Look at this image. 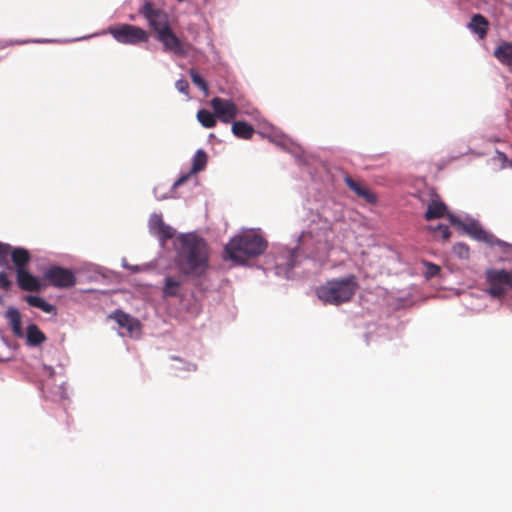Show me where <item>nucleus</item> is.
Here are the masks:
<instances>
[{"instance_id": "1", "label": "nucleus", "mask_w": 512, "mask_h": 512, "mask_svg": "<svg viewBox=\"0 0 512 512\" xmlns=\"http://www.w3.org/2000/svg\"><path fill=\"white\" fill-rule=\"evenodd\" d=\"M177 264L187 275H201L208 267V247L205 240L194 233L179 237Z\"/></svg>"}, {"instance_id": "2", "label": "nucleus", "mask_w": 512, "mask_h": 512, "mask_svg": "<svg viewBox=\"0 0 512 512\" xmlns=\"http://www.w3.org/2000/svg\"><path fill=\"white\" fill-rule=\"evenodd\" d=\"M139 13L147 20L149 27L156 33V39L162 43L164 50L175 55L185 56L184 43L176 36L169 24L168 14L157 8L152 2L145 1Z\"/></svg>"}, {"instance_id": "3", "label": "nucleus", "mask_w": 512, "mask_h": 512, "mask_svg": "<svg viewBox=\"0 0 512 512\" xmlns=\"http://www.w3.org/2000/svg\"><path fill=\"white\" fill-rule=\"evenodd\" d=\"M267 241L259 234L248 231L236 235L225 245V257L237 264H244L265 252Z\"/></svg>"}, {"instance_id": "4", "label": "nucleus", "mask_w": 512, "mask_h": 512, "mask_svg": "<svg viewBox=\"0 0 512 512\" xmlns=\"http://www.w3.org/2000/svg\"><path fill=\"white\" fill-rule=\"evenodd\" d=\"M359 285L355 275L326 281L316 289V295L324 304L341 305L349 302Z\"/></svg>"}, {"instance_id": "5", "label": "nucleus", "mask_w": 512, "mask_h": 512, "mask_svg": "<svg viewBox=\"0 0 512 512\" xmlns=\"http://www.w3.org/2000/svg\"><path fill=\"white\" fill-rule=\"evenodd\" d=\"M110 34L116 41L122 44L136 45L142 42H147L149 34L143 28L130 24H121L109 28Z\"/></svg>"}, {"instance_id": "6", "label": "nucleus", "mask_w": 512, "mask_h": 512, "mask_svg": "<svg viewBox=\"0 0 512 512\" xmlns=\"http://www.w3.org/2000/svg\"><path fill=\"white\" fill-rule=\"evenodd\" d=\"M486 280L489 284L488 293L492 297H503L507 288H512V271L489 269L486 271Z\"/></svg>"}, {"instance_id": "7", "label": "nucleus", "mask_w": 512, "mask_h": 512, "mask_svg": "<svg viewBox=\"0 0 512 512\" xmlns=\"http://www.w3.org/2000/svg\"><path fill=\"white\" fill-rule=\"evenodd\" d=\"M44 279L50 285L57 288H69L76 283V277L70 269L57 265L51 266L44 271Z\"/></svg>"}, {"instance_id": "8", "label": "nucleus", "mask_w": 512, "mask_h": 512, "mask_svg": "<svg viewBox=\"0 0 512 512\" xmlns=\"http://www.w3.org/2000/svg\"><path fill=\"white\" fill-rule=\"evenodd\" d=\"M210 105L217 118L223 123H231L239 114L236 104L230 99L214 97Z\"/></svg>"}, {"instance_id": "9", "label": "nucleus", "mask_w": 512, "mask_h": 512, "mask_svg": "<svg viewBox=\"0 0 512 512\" xmlns=\"http://www.w3.org/2000/svg\"><path fill=\"white\" fill-rule=\"evenodd\" d=\"M447 205L442 201L440 196L434 192H429V199L427 200V210L424 218L427 221L445 217L447 214Z\"/></svg>"}, {"instance_id": "10", "label": "nucleus", "mask_w": 512, "mask_h": 512, "mask_svg": "<svg viewBox=\"0 0 512 512\" xmlns=\"http://www.w3.org/2000/svg\"><path fill=\"white\" fill-rule=\"evenodd\" d=\"M109 317L115 320L121 328L126 329L129 336H134L140 332L141 324L139 320L122 310L114 311Z\"/></svg>"}, {"instance_id": "11", "label": "nucleus", "mask_w": 512, "mask_h": 512, "mask_svg": "<svg viewBox=\"0 0 512 512\" xmlns=\"http://www.w3.org/2000/svg\"><path fill=\"white\" fill-rule=\"evenodd\" d=\"M16 280L19 288L23 291L37 292L42 288L38 278L32 275L27 269L17 271Z\"/></svg>"}, {"instance_id": "12", "label": "nucleus", "mask_w": 512, "mask_h": 512, "mask_svg": "<svg viewBox=\"0 0 512 512\" xmlns=\"http://www.w3.org/2000/svg\"><path fill=\"white\" fill-rule=\"evenodd\" d=\"M344 181L349 189L358 197L363 198L367 203L373 204L377 201L376 195L362 182L353 179L351 176H346Z\"/></svg>"}, {"instance_id": "13", "label": "nucleus", "mask_w": 512, "mask_h": 512, "mask_svg": "<svg viewBox=\"0 0 512 512\" xmlns=\"http://www.w3.org/2000/svg\"><path fill=\"white\" fill-rule=\"evenodd\" d=\"M462 230L468 234L469 236H471L472 238L478 240V241H482V242H485V243H488V244H492L493 243V235H491L490 233H488L487 231H485L481 225L472 220L468 223H464L463 227H462Z\"/></svg>"}, {"instance_id": "14", "label": "nucleus", "mask_w": 512, "mask_h": 512, "mask_svg": "<svg viewBox=\"0 0 512 512\" xmlns=\"http://www.w3.org/2000/svg\"><path fill=\"white\" fill-rule=\"evenodd\" d=\"M493 56L512 71V42L501 41L495 48Z\"/></svg>"}, {"instance_id": "15", "label": "nucleus", "mask_w": 512, "mask_h": 512, "mask_svg": "<svg viewBox=\"0 0 512 512\" xmlns=\"http://www.w3.org/2000/svg\"><path fill=\"white\" fill-rule=\"evenodd\" d=\"M467 27L471 32L477 34L479 39H484L488 33L489 22L483 15L474 14Z\"/></svg>"}, {"instance_id": "16", "label": "nucleus", "mask_w": 512, "mask_h": 512, "mask_svg": "<svg viewBox=\"0 0 512 512\" xmlns=\"http://www.w3.org/2000/svg\"><path fill=\"white\" fill-rule=\"evenodd\" d=\"M10 256L15 266V272L19 271L20 269H27V265L31 259L30 253L27 249L21 247H11Z\"/></svg>"}, {"instance_id": "17", "label": "nucleus", "mask_w": 512, "mask_h": 512, "mask_svg": "<svg viewBox=\"0 0 512 512\" xmlns=\"http://www.w3.org/2000/svg\"><path fill=\"white\" fill-rule=\"evenodd\" d=\"M46 335L36 324H29L26 328V342L29 346H38L46 341Z\"/></svg>"}, {"instance_id": "18", "label": "nucleus", "mask_w": 512, "mask_h": 512, "mask_svg": "<svg viewBox=\"0 0 512 512\" xmlns=\"http://www.w3.org/2000/svg\"><path fill=\"white\" fill-rule=\"evenodd\" d=\"M6 318L10 323L13 334L17 337H22L23 331L20 312L16 308L11 307L6 311Z\"/></svg>"}, {"instance_id": "19", "label": "nucleus", "mask_w": 512, "mask_h": 512, "mask_svg": "<svg viewBox=\"0 0 512 512\" xmlns=\"http://www.w3.org/2000/svg\"><path fill=\"white\" fill-rule=\"evenodd\" d=\"M232 132L236 137L248 140L252 138L255 130L252 125L244 121H234L232 124Z\"/></svg>"}, {"instance_id": "20", "label": "nucleus", "mask_w": 512, "mask_h": 512, "mask_svg": "<svg viewBox=\"0 0 512 512\" xmlns=\"http://www.w3.org/2000/svg\"><path fill=\"white\" fill-rule=\"evenodd\" d=\"M180 288H181L180 280H178L174 277H171V276L166 277L164 279V286L162 289L163 297L168 298V297L178 296L179 292H180Z\"/></svg>"}, {"instance_id": "21", "label": "nucleus", "mask_w": 512, "mask_h": 512, "mask_svg": "<svg viewBox=\"0 0 512 512\" xmlns=\"http://www.w3.org/2000/svg\"><path fill=\"white\" fill-rule=\"evenodd\" d=\"M216 119H217V116L215 115V113H212L209 110L200 109L197 112V120L205 128L215 127L216 123H217Z\"/></svg>"}, {"instance_id": "22", "label": "nucleus", "mask_w": 512, "mask_h": 512, "mask_svg": "<svg viewBox=\"0 0 512 512\" xmlns=\"http://www.w3.org/2000/svg\"><path fill=\"white\" fill-rule=\"evenodd\" d=\"M208 157L204 150L199 149L196 151L192 161L191 173H198L205 169Z\"/></svg>"}, {"instance_id": "23", "label": "nucleus", "mask_w": 512, "mask_h": 512, "mask_svg": "<svg viewBox=\"0 0 512 512\" xmlns=\"http://www.w3.org/2000/svg\"><path fill=\"white\" fill-rule=\"evenodd\" d=\"M153 226L157 229V232L165 239H170L174 236L173 229L166 225L160 216H156L153 220Z\"/></svg>"}, {"instance_id": "24", "label": "nucleus", "mask_w": 512, "mask_h": 512, "mask_svg": "<svg viewBox=\"0 0 512 512\" xmlns=\"http://www.w3.org/2000/svg\"><path fill=\"white\" fill-rule=\"evenodd\" d=\"M422 264L425 266L426 270L424 271V277L429 280L433 277H435L436 275H438V273L440 272V266L434 264V263H431V262H428L426 260H423L422 261Z\"/></svg>"}, {"instance_id": "25", "label": "nucleus", "mask_w": 512, "mask_h": 512, "mask_svg": "<svg viewBox=\"0 0 512 512\" xmlns=\"http://www.w3.org/2000/svg\"><path fill=\"white\" fill-rule=\"evenodd\" d=\"M189 74H190L192 82L196 86H198L204 92L208 91V85H207L206 81L202 78V76L195 69H191Z\"/></svg>"}, {"instance_id": "26", "label": "nucleus", "mask_w": 512, "mask_h": 512, "mask_svg": "<svg viewBox=\"0 0 512 512\" xmlns=\"http://www.w3.org/2000/svg\"><path fill=\"white\" fill-rule=\"evenodd\" d=\"M11 253V245L0 243V266L8 267L11 269V267L8 266V257Z\"/></svg>"}, {"instance_id": "27", "label": "nucleus", "mask_w": 512, "mask_h": 512, "mask_svg": "<svg viewBox=\"0 0 512 512\" xmlns=\"http://www.w3.org/2000/svg\"><path fill=\"white\" fill-rule=\"evenodd\" d=\"M429 230H431L435 234L438 233L440 238L444 241H448L451 236L449 227L443 224H439L436 227L429 226Z\"/></svg>"}, {"instance_id": "28", "label": "nucleus", "mask_w": 512, "mask_h": 512, "mask_svg": "<svg viewBox=\"0 0 512 512\" xmlns=\"http://www.w3.org/2000/svg\"><path fill=\"white\" fill-rule=\"evenodd\" d=\"M453 252L460 258L466 259L469 257V247L465 243H456L453 246Z\"/></svg>"}, {"instance_id": "29", "label": "nucleus", "mask_w": 512, "mask_h": 512, "mask_svg": "<svg viewBox=\"0 0 512 512\" xmlns=\"http://www.w3.org/2000/svg\"><path fill=\"white\" fill-rule=\"evenodd\" d=\"M24 300L32 307L39 308L43 304L44 299L36 295H26Z\"/></svg>"}, {"instance_id": "30", "label": "nucleus", "mask_w": 512, "mask_h": 512, "mask_svg": "<svg viewBox=\"0 0 512 512\" xmlns=\"http://www.w3.org/2000/svg\"><path fill=\"white\" fill-rule=\"evenodd\" d=\"M12 286V282L9 279L6 272H0V289L8 291Z\"/></svg>"}, {"instance_id": "31", "label": "nucleus", "mask_w": 512, "mask_h": 512, "mask_svg": "<svg viewBox=\"0 0 512 512\" xmlns=\"http://www.w3.org/2000/svg\"><path fill=\"white\" fill-rule=\"evenodd\" d=\"M445 217H447V219L449 220V222L454 225V226H458L462 229L463 225L465 222H463L462 220H460L457 216H455L454 214H451L449 213V211L447 210V214L445 215Z\"/></svg>"}, {"instance_id": "32", "label": "nucleus", "mask_w": 512, "mask_h": 512, "mask_svg": "<svg viewBox=\"0 0 512 512\" xmlns=\"http://www.w3.org/2000/svg\"><path fill=\"white\" fill-rule=\"evenodd\" d=\"M176 88L179 92L188 94L189 91V83L185 79H180L176 82Z\"/></svg>"}, {"instance_id": "33", "label": "nucleus", "mask_w": 512, "mask_h": 512, "mask_svg": "<svg viewBox=\"0 0 512 512\" xmlns=\"http://www.w3.org/2000/svg\"><path fill=\"white\" fill-rule=\"evenodd\" d=\"M40 309L48 314H56V307L45 300L43 301V304L41 305Z\"/></svg>"}, {"instance_id": "34", "label": "nucleus", "mask_w": 512, "mask_h": 512, "mask_svg": "<svg viewBox=\"0 0 512 512\" xmlns=\"http://www.w3.org/2000/svg\"><path fill=\"white\" fill-rule=\"evenodd\" d=\"M188 179V175L181 176L178 180L173 184V188H177L182 185Z\"/></svg>"}, {"instance_id": "35", "label": "nucleus", "mask_w": 512, "mask_h": 512, "mask_svg": "<svg viewBox=\"0 0 512 512\" xmlns=\"http://www.w3.org/2000/svg\"><path fill=\"white\" fill-rule=\"evenodd\" d=\"M500 159H506V155L502 152H498Z\"/></svg>"}, {"instance_id": "36", "label": "nucleus", "mask_w": 512, "mask_h": 512, "mask_svg": "<svg viewBox=\"0 0 512 512\" xmlns=\"http://www.w3.org/2000/svg\"><path fill=\"white\" fill-rule=\"evenodd\" d=\"M289 266H290V267H293V266H294V263L291 261V262L289 263Z\"/></svg>"}]
</instances>
